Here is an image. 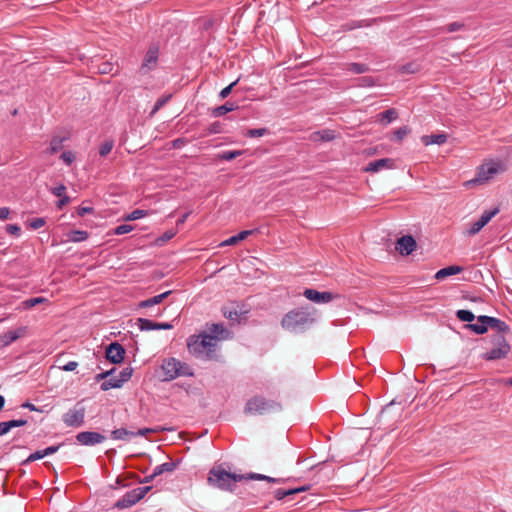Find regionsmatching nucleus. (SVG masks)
<instances>
[{
	"label": "nucleus",
	"mask_w": 512,
	"mask_h": 512,
	"mask_svg": "<svg viewBox=\"0 0 512 512\" xmlns=\"http://www.w3.org/2000/svg\"><path fill=\"white\" fill-rule=\"evenodd\" d=\"M60 158L67 164L70 165L75 160V155L71 151H64Z\"/></svg>",
	"instance_id": "13d9d810"
},
{
	"label": "nucleus",
	"mask_w": 512,
	"mask_h": 512,
	"mask_svg": "<svg viewBox=\"0 0 512 512\" xmlns=\"http://www.w3.org/2000/svg\"><path fill=\"white\" fill-rule=\"evenodd\" d=\"M336 137L335 131L331 129H323L311 134L310 139L314 142H328L334 140Z\"/></svg>",
	"instance_id": "4be33fe9"
},
{
	"label": "nucleus",
	"mask_w": 512,
	"mask_h": 512,
	"mask_svg": "<svg viewBox=\"0 0 512 512\" xmlns=\"http://www.w3.org/2000/svg\"><path fill=\"white\" fill-rule=\"evenodd\" d=\"M133 371L134 369L132 367H126L124 368L120 373H119V376L117 377L118 381L121 383V386L130 380V378L132 377V374H133Z\"/></svg>",
	"instance_id": "37998d69"
},
{
	"label": "nucleus",
	"mask_w": 512,
	"mask_h": 512,
	"mask_svg": "<svg viewBox=\"0 0 512 512\" xmlns=\"http://www.w3.org/2000/svg\"><path fill=\"white\" fill-rule=\"evenodd\" d=\"M224 331H225V328H224L223 324L214 323L210 327V332H211L210 335L216 336V338L218 337V335H221Z\"/></svg>",
	"instance_id": "5fc2aeb1"
},
{
	"label": "nucleus",
	"mask_w": 512,
	"mask_h": 512,
	"mask_svg": "<svg viewBox=\"0 0 512 512\" xmlns=\"http://www.w3.org/2000/svg\"><path fill=\"white\" fill-rule=\"evenodd\" d=\"M282 411V404L278 401L266 399L261 395L251 397L245 404L246 415H265Z\"/></svg>",
	"instance_id": "20e7f679"
},
{
	"label": "nucleus",
	"mask_w": 512,
	"mask_h": 512,
	"mask_svg": "<svg viewBox=\"0 0 512 512\" xmlns=\"http://www.w3.org/2000/svg\"><path fill=\"white\" fill-rule=\"evenodd\" d=\"M130 437H135L134 431L125 428L115 429L111 432V438L114 440H128Z\"/></svg>",
	"instance_id": "2f4dec72"
},
{
	"label": "nucleus",
	"mask_w": 512,
	"mask_h": 512,
	"mask_svg": "<svg viewBox=\"0 0 512 512\" xmlns=\"http://www.w3.org/2000/svg\"><path fill=\"white\" fill-rule=\"evenodd\" d=\"M61 445L62 444H58V445L49 446V447L43 449L44 456H48V455L56 453L59 450V448L61 447Z\"/></svg>",
	"instance_id": "e2e57ef3"
},
{
	"label": "nucleus",
	"mask_w": 512,
	"mask_h": 512,
	"mask_svg": "<svg viewBox=\"0 0 512 512\" xmlns=\"http://www.w3.org/2000/svg\"><path fill=\"white\" fill-rule=\"evenodd\" d=\"M303 296L309 301L317 304L329 303L340 297L339 294L332 293L330 291L320 292L312 288H306L303 292Z\"/></svg>",
	"instance_id": "9b49d317"
},
{
	"label": "nucleus",
	"mask_w": 512,
	"mask_h": 512,
	"mask_svg": "<svg viewBox=\"0 0 512 512\" xmlns=\"http://www.w3.org/2000/svg\"><path fill=\"white\" fill-rule=\"evenodd\" d=\"M77 367L78 363L76 361H70L60 368L64 371H74Z\"/></svg>",
	"instance_id": "338daca9"
},
{
	"label": "nucleus",
	"mask_w": 512,
	"mask_h": 512,
	"mask_svg": "<svg viewBox=\"0 0 512 512\" xmlns=\"http://www.w3.org/2000/svg\"><path fill=\"white\" fill-rule=\"evenodd\" d=\"M172 291H166L164 293H161L159 295L153 296L149 299L143 300L139 303L140 308H147L152 307L154 305L160 304L164 299H166Z\"/></svg>",
	"instance_id": "bb28decb"
},
{
	"label": "nucleus",
	"mask_w": 512,
	"mask_h": 512,
	"mask_svg": "<svg viewBox=\"0 0 512 512\" xmlns=\"http://www.w3.org/2000/svg\"><path fill=\"white\" fill-rule=\"evenodd\" d=\"M45 301H47V299L44 298V297H34V298H30V299L25 300L23 302V304H24L25 308L29 309V308H32V307H34V306H36V305H38L40 303H43Z\"/></svg>",
	"instance_id": "de8ad7c7"
},
{
	"label": "nucleus",
	"mask_w": 512,
	"mask_h": 512,
	"mask_svg": "<svg viewBox=\"0 0 512 512\" xmlns=\"http://www.w3.org/2000/svg\"><path fill=\"white\" fill-rule=\"evenodd\" d=\"M357 85L359 87H372L376 85V80L372 76H362L357 79Z\"/></svg>",
	"instance_id": "c03bdc74"
},
{
	"label": "nucleus",
	"mask_w": 512,
	"mask_h": 512,
	"mask_svg": "<svg viewBox=\"0 0 512 512\" xmlns=\"http://www.w3.org/2000/svg\"><path fill=\"white\" fill-rule=\"evenodd\" d=\"M8 422H9L11 429L16 428V427H22L27 424V420H25V419H13V420H9Z\"/></svg>",
	"instance_id": "680f3d73"
},
{
	"label": "nucleus",
	"mask_w": 512,
	"mask_h": 512,
	"mask_svg": "<svg viewBox=\"0 0 512 512\" xmlns=\"http://www.w3.org/2000/svg\"><path fill=\"white\" fill-rule=\"evenodd\" d=\"M93 211H94L93 207H89V206H80V207L77 209V214H78V216L83 217V216H85L86 214H91V213H93Z\"/></svg>",
	"instance_id": "052dcab7"
},
{
	"label": "nucleus",
	"mask_w": 512,
	"mask_h": 512,
	"mask_svg": "<svg viewBox=\"0 0 512 512\" xmlns=\"http://www.w3.org/2000/svg\"><path fill=\"white\" fill-rule=\"evenodd\" d=\"M171 98L172 94H165L158 98L150 112V116H154L164 105L170 101Z\"/></svg>",
	"instance_id": "e433bc0d"
},
{
	"label": "nucleus",
	"mask_w": 512,
	"mask_h": 512,
	"mask_svg": "<svg viewBox=\"0 0 512 512\" xmlns=\"http://www.w3.org/2000/svg\"><path fill=\"white\" fill-rule=\"evenodd\" d=\"M5 230L8 234L14 235L16 237L20 236L21 233V228L17 224H8L6 225Z\"/></svg>",
	"instance_id": "6e6d98bb"
},
{
	"label": "nucleus",
	"mask_w": 512,
	"mask_h": 512,
	"mask_svg": "<svg viewBox=\"0 0 512 512\" xmlns=\"http://www.w3.org/2000/svg\"><path fill=\"white\" fill-rule=\"evenodd\" d=\"M417 243L412 235H404L396 242V250L403 256L410 255L416 248Z\"/></svg>",
	"instance_id": "2eb2a0df"
},
{
	"label": "nucleus",
	"mask_w": 512,
	"mask_h": 512,
	"mask_svg": "<svg viewBox=\"0 0 512 512\" xmlns=\"http://www.w3.org/2000/svg\"><path fill=\"white\" fill-rule=\"evenodd\" d=\"M68 241L82 242L88 239L89 233L85 230H70L67 234Z\"/></svg>",
	"instance_id": "c756f323"
},
{
	"label": "nucleus",
	"mask_w": 512,
	"mask_h": 512,
	"mask_svg": "<svg viewBox=\"0 0 512 512\" xmlns=\"http://www.w3.org/2000/svg\"><path fill=\"white\" fill-rule=\"evenodd\" d=\"M27 333V327L21 326L15 330H9L0 336L1 343L3 346H9L21 337H24Z\"/></svg>",
	"instance_id": "f3484780"
},
{
	"label": "nucleus",
	"mask_w": 512,
	"mask_h": 512,
	"mask_svg": "<svg viewBox=\"0 0 512 512\" xmlns=\"http://www.w3.org/2000/svg\"><path fill=\"white\" fill-rule=\"evenodd\" d=\"M236 108H237V106L234 103L228 101L225 104L213 109L212 115L214 117H221V116L227 114L228 112L234 111Z\"/></svg>",
	"instance_id": "7c9ffc66"
},
{
	"label": "nucleus",
	"mask_w": 512,
	"mask_h": 512,
	"mask_svg": "<svg viewBox=\"0 0 512 512\" xmlns=\"http://www.w3.org/2000/svg\"><path fill=\"white\" fill-rule=\"evenodd\" d=\"M133 229H134V227H133L132 225H129V224H121V225L117 226V227L113 230V234H114V235H123V234H126V233L131 232Z\"/></svg>",
	"instance_id": "8fccbe9b"
},
{
	"label": "nucleus",
	"mask_w": 512,
	"mask_h": 512,
	"mask_svg": "<svg viewBox=\"0 0 512 512\" xmlns=\"http://www.w3.org/2000/svg\"><path fill=\"white\" fill-rule=\"evenodd\" d=\"M274 497L276 500H283L287 497L285 489H276L274 491Z\"/></svg>",
	"instance_id": "774afa93"
},
{
	"label": "nucleus",
	"mask_w": 512,
	"mask_h": 512,
	"mask_svg": "<svg viewBox=\"0 0 512 512\" xmlns=\"http://www.w3.org/2000/svg\"><path fill=\"white\" fill-rule=\"evenodd\" d=\"M65 137L54 136L50 142V147L47 149L48 154H55L63 148Z\"/></svg>",
	"instance_id": "473e14b6"
},
{
	"label": "nucleus",
	"mask_w": 512,
	"mask_h": 512,
	"mask_svg": "<svg viewBox=\"0 0 512 512\" xmlns=\"http://www.w3.org/2000/svg\"><path fill=\"white\" fill-rule=\"evenodd\" d=\"M395 166V162L391 158H381L368 163L364 168L366 172H378L381 169H392Z\"/></svg>",
	"instance_id": "a211bd4d"
},
{
	"label": "nucleus",
	"mask_w": 512,
	"mask_h": 512,
	"mask_svg": "<svg viewBox=\"0 0 512 512\" xmlns=\"http://www.w3.org/2000/svg\"><path fill=\"white\" fill-rule=\"evenodd\" d=\"M399 113L395 108H389L379 114H377V122L383 126H387L389 123L398 119Z\"/></svg>",
	"instance_id": "412c9836"
},
{
	"label": "nucleus",
	"mask_w": 512,
	"mask_h": 512,
	"mask_svg": "<svg viewBox=\"0 0 512 512\" xmlns=\"http://www.w3.org/2000/svg\"><path fill=\"white\" fill-rule=\"evenodd\" d=\"M381 21L380 18L364 19V20H351L342 24L341 28L343 31H352L357 28L369 27L374 23Z\"/></svg>",
	"instance_id": "6ab92c4d"
},
{
	"label": "nucleus",
	"mask_w": 512,
	"mask_h": 512,
	"mask_svg": "<svg viewBox=\"0 0 512 512\" xmlns=\"http://www.w3.org/2000/svg\"><path fill=\"white\" fill-rule=\"evenodd\" d=\"M44 454H43V450H37L35 451L34 453L30 454L28 456V458H26L25 460H23L21 462V465H27L33 461H36V460H40L42 458H44Z\"/></svg>",
	"instance_id": "49530a36"
},
{
	"label": "nucleus",
	"mask_w": 512,
	"mask_h": 512,
	"mask_svg": "<svg viewBox=\"0 0 512 512\" xmlns=\"http://www.w3.org/2000/svg\"><path fill=\"white\" fill-rule=\"evenodd\" d=\"M114 147V140L107 139L99 146V155L101 157H106Z\"/></svg>",
	"instance_id": "ea45409f"
},
{
	"label": "nucleus",
	"mask_w": 512,
	"mask_h": 512,
	"mask_svg": "<svg viewBox=\"0 0 512 512\" xmlns=\"http://www.w3.org/2000/svg\"><path fill=\"white\" fill-rule=\"evenodd\" d=\"M112 388H121V383L118 381L117 377H111L110 379H106L100 385V389L102 391H108Z\"/></svg>",
	"instance_id": "58836bf2"
},
{
	"label": "nucleus",
	"mask_w": 512,
	"mask_h": 512,
	"mask_svg": "<svg viewBox=\"0 0 512 512\" xmlns=\"http://www.w3.org/2000/svg\"><path fill=\"white\" fill-rule=\"evenodd\" d=\"M411 132V129L408 127V126H402L398 129H396L394 132H393V135H394V138L393 140L395 141H402L409 133Z\"/></svg>",
	"instance_id": "79ce46f5"
},
{
	"label": "nucleus",
	"mask_w": 512,
	"mask_h": 512,
	"mask_svg": "<svg viewBox=\"0 0 512 512\" xmlns=\"http://www.w3.org/2000/svg\"><path fill=\"white\" fill-rule=\"evenodd\" d=\"M216 24V20L212 17L204 18L202 20V30L203 31H210Z\"/></svg>",
	"instance_id": "864d4df0"
},
{
	"label": "nucleus",
	"mask_w": 512,
	"mask_h": 512,
	"mask_svg": "<svg viewBox=\"0 0 512 512\" xmlns=\"http://www.w3.org/2000/svg\"><path fill=\"white\" fill-rule=\"evenodd\" d=\"M77 443L85 446H94L105 441L106 437L94 431H82L76 435Z\"/></svg>",
	"instance_id": "f8f14e48"
},
{
	"label": "nucleus",
	"mask_w": 512,
	"mask_h": 512,
	"mask_svg": "<svg viewBox=\"0 0 512 512\" xmlns=\"http://www.w3.org/2000/svg\"><path fill=\"white\" fill-rule=\"evenodd\" d=\"M507 334L494 333L491 335V344L493 348L483 353L482 358L486 361H495L504 359L510 353L511 346L506 339Z\"/></svg>",
	"instance_id": "0eeeda50"
},
{
	"label": "nucleus",
	"mask_w": 512,
	"mask_h": 512,
	"mask_svg": "<svg viewBox=\"0 0 512 512\" xmlns=\"http://www.w3.org/2000/svg\"><path fill=\"white\" fill-rule=\"evenodd\" d=\"M239 82V79L235 80L234 82L230 83L228 86H226L225 88H223L220 93H219V97L221 99H225L227 98L230 93L232 92V89L236 86V84Z\"/></svg>",
	"instance_id": "3c124183"
},
{
	"label": "nucleus",
	"mask_w": 512,
	"mask_h": 512,
	"mask_svg": "<svg viewBox=\"0 0 512 512\" xmlns=\"http://www.w3.org/2000/svg\"><path fill=\"white\" fill-rule=\"evenodd\" d=\"M152 489V486L137 487L126 492L120 499L114 503V508L119 510L130 508L141 499Z\"/></svg>",
	"instance_id": "6e6552de"
},
{
	"label": "nucleus",
	"mask_w": 512,
	"mask_h": 512,
	"mask_svg": "<svg viewBox=\"0 0 512 512\" xmlns=\"http://www.w3.org/2000/svg\"><path fill=\"white\" fill-rule=\"evenodd\" d=\"M496 173H498V165L497 164L489 163V164L483 165L477 174L476 181H480V182L487 181Z\"/></svg>",
	"instance_id": "aec40b11"
},
{
	"label": "nucleus",
	"mask_w": 512,
	"mask_h": 512,
	"mask_svg": "<svg viewBox=\"0 0 512 512\" xmlns=\"http://www.w3.org/2000/svg\"><path fill=\"white\" fill-rule=\"evenodd\" d=\"M222 314L228 320L239 323L240 313L237 309V306H235L234 304L230 306H224L222 308Z\"/></svg>",
	"instance_id": "c85d7f7f"
},
{
	"label": "nucleus",
	"mask_w": 512,
	"mask_h": 512,
	"mask_svg": "<svg viewBox=\"0 0 512 512\" xmlns=\"http://www.w3.org/2000/svg\"><path fill=\"white\" fill-rule=\"evenodd\" d=\"M447 139H448V136L446 133L423 135L421 137V141L425 146L432 145V144L442 145V144L446 143Z\"/></svg>",
	"instance_id": "5701e85b"
},
{
	"label": "nucleus",
	"mask_w": 512,
	"mask_h": 512,
	"mask_svg": "<svg viewBox=\"0 0 512 512\" xmlns=\"http://www.w3.org/2000/svg\"><path fill=\"white\" fill-rule=\"evenodd\" d=\"M147 214H148V211H146V210L136 209V210H133L131 213L127 214L124 217V220L125 221L138 220V219L145 217Z\"/></svg>",
	"instance_id": "a19ab883"
},
{
	"label": "nucleus",
	"mask_w": 512,
	"mask_h": 512,
	"mask_svg": "<svg viewBox=\"0 0 512 512\" xmlns=\"http://www.w3.org/2000/svg\"><path fill=\"white\" fill-rule=\"evenodd\" d=\"M247 480L267 481L269 483H285L291 481L292 478H274L259 473H247Z\"/></svg>",
	"instance_id": "a878e982"
},
{
	"label": "nucleus",
	"mask_w": 512,
	"mask_h": 512,
	"mask_svg": "<svg viewBox=\"0 0 512 512\" xmlns=\"http://www.w3.org/2000/svg\"><path fill=\"white\" fill-rule=\"evenodd\" d=\"M347 70L355 74H363L369 72L370 67L365 63L353 62L347 65Z\"/></svg>",
	"instance_id": "72a5a7b5"
},
{
	"label": "nucleus",
	"mask_w": 512,
	"mask_h": 512,
	"mask_svg": "<svg viewBox=\"0 0 512 512\" xmlns=\"http://www.w3.org/2000/svg\"><path fill=\"white\" fill-rule=\"evenodd\" d=\"M499 213V208L498 207H495L491 210H485L482 215L480 216V218L473 222L470 226V228L468 229V234L469 235H475L477 233H479L481 231V229L488 224V222L496 215Z\"/></svg>",
	"instance_id": "4468645a"
},
{
	"label": "nucleus",
	"mask_w": 512,
	"mask_h": 512,
	"mask_svg": "<svg viewBox=\"0 0 512 512\" xmlns=\"http://www.w3.org/2000/svg\"><path fill=\"white\" fill-rule=\"evenodd\" d=\"M66 192V186L63 184H60L59 186H56L51 189V193L55 195L56 197H62L65 196Z\"/></svg>",
	"instance_id": "bf43d9fd"
},
{
	"label": "nucleus",
	"mask_w": 512,
	"mask_h": 512,
	"mask_svg": "<svg viewBox=\"0 0 512 512\" xmlns=\"http://www.w3.org/2000/svg\"><path fill=\"white\" fill-rule=\"evenodd\" d=\"M159 48L157 45H151L144 55L142 64L139 68L141 75H146L150 71L154 70L158 63Z\"/></svg>",
	"instance_id": "9d476101"
},
{
	"label": "nucleus",
	"mask_w": 512,
	"mask_h": 512,
	"mask_svg": "<svg viewBox=\"0 0 512 512\" xmlns=\"http://www.w3.org/2000/svg\"><path fill=\"white\" fill-rule=\"evenodd\" d=\"M456 317L462 322L473 324L472 321L476 318L472 311L460 309L456 311Z\"/></svg>",
	"instance_id": "c9c22d12"
},
{
	"label": "nucleus",
	"mask_w": 512,
	"mask_h": 512,
	"mask_svg": "<svg viewBox=\"0 0 512 512\" xmlns=\"http://www.w3.org/2000/svg\"><path fill=\"white\" fill-rule=\"evenodd\" d=\"M180 376H193L190 366L174 357L165 358L160 366L161 381H172Z\"/></svg>",
	"instance_id": "39448f33"
},
{
	"label": "nucleus",
	"mask_w": 512,
	"mask_h": 512,
	"mask_svg": "<svg viewBox=\"0 0 512 512\" xmlns=\"http://www.w3.org/2000/svg\"><path fill=\"white\" fill-rule=\"evenodd\" d=\"M463 271V267L458 265H450L438 270L435 274L437 280H443L449 276L456 275Z\"/></svg>",
	"instance_id": "393cba45"
},
{
	"label": "nucleus",
	"mask_w": 512,
	"mask_h": 512,
	"mask_svg": "<svg viewBox=\"0 0 512 512\" xmlns=\"http://www.w3.org/2000/svg\"><path fill=\"white\" fill-rule=\"evenodd\" d=\"M69 202H70V197L65 195V196L60 197V199L56 203V206H57V208L62 209Z\"/></svg>",
	"instance_id": "69168bd1"
},
{
	"label": "nucleus",
	"mask_w": 512,
	"mask_h": 512,
	"mask_svg": "<svg viewBox=\"0 0 512 512\" xmlns=\"http://www.w3.org/2000/svg\"><path fill=\"white\" fill-rule=\"evenodd\" d=\"M180 460L165 462L154 468V475L160 476L165 472H173L179 465Z\"/></svg>",
	"instance_id": "cd10ccee"
},
{
	"label": "nucleus",
	"mask_w": 512,
	"mask_h": 512,
	"mask_svg": "<svg viewBox=\"0 0 512 512\" xmlns=\"http://www.w3.org/2000/svg\"><path fill=\"white\" fill-rule=\"evenodd\" d=\"M270 133L268 128H253V129H247L243 136L248 138H255V137H262L265 135H268Z\"/></svg>",
	"instance_id": "4c0bfd02"
},
{
	"label": "nucleus",
	"mask_w": 512,
	"mask_h": 512,
	"mask_svg": "<svg viewBox=\"0 0 512 512\" xmlns=\"http://www.w3.org/2000/svg\"><path fill=\"white\" fill-rule=\"evenodd\" d=\"M106 359L112 364H120L124 360L125 349L118 342H111L105 349Z\"/></svg>",
	"instance_id": "ddd939ff"
},
{
	"label": "nucleus",
	"mask_w": 512,
	"mask_h": 512,
	"mask_svg": "<svg viewBox=\"0 0 512 512\" xmlns=\"http://www.w3.org/2000/svg\"><path fill=\"white\" fill-rule=\"evenodd\" d=\"M245 153L244 150H229V151H223L221 153L218 154V158L220 160H224V161H232L234 160L235 158L243 155Z\"/></svg>",
	"instance_id": "f704fd0d"
},
{
	"label": "nucleus",
	"mask_w": 512,
	"mask_h": 512,
	"mask_svg": "<svg viewBox=\"0 0 512 512\" xmlns=\"http://www.w3.org/2000/svg\"><path fill=\"white\" fill-rule=\"evenodd\" d=\"M316 312V309L311 306L292 309L284 315L281 325L290 332H303L315 323Z\"/></svg>",
	"instance_id": "f257e3e1"
},
{
	"label": "nucleus",
	"mask_w": 512,
	"mask_h": 512,
	"mask_svg": "<svg viewBox=\"0 0 512 512\" xmlns=\"http://www.w3.org/2000/svg\"><path fill=\"white\" fill-rule=\"evenodd\" d=\"M11 430L8 421L0 422V436L7 434Z\"/></svg>",
	"instance_id": "0e129e2a"
},
{
	"label": "nucleus",
	"mask_w": 512,
	"mask_h": 512,
	"mask_svg": "<svg viewBox=\"0 0 512 512\" xmlns=\"http://www.w3.org/2000/svg\"><path fill=\"white\" fill-rule=\"evenodd\" d=\"M46 224V219L43 217L32 218L29 220V227L33 230H37Z\"/></svg>",
	"instance_id": "09e8293b"
},
{
	"label": "nucleus",
	"mask_w": 512,
	"mask_h": 512,
	"mask_svg": "<svg viewBox=\"0 0 512 512\" xmlns=\"http://www.w3.org/2000/svg\"><path fill=\"white\" fill-rule=\"evenodd\" d=\"M477 322L475 324H466L465 328L471 330L477 335H483L488 331V328H491L493 330H496L495 333H501V334H509L510 333V327L505 322L502 321L499 318L487 316V315H480L477 317Z\"/></svg>",
	"instance_id": "423d86ee"
},
{
	"label": "nucleus",
	"mask_w": 512,
	"mask_h": 512,
	"mask_svg": "<svg viewBox=\"0 0 512 512\" xmlns=\"http://www.w3.org/2000/svg\"><path fill=\"white\" fill-rule=\"evenodd\" d=\"M463 28H464V23L456 21V22H452V23H449L448 25H446L444 30L446 32L452 33L455 31H459Z\"/></svg>",
	"instance_id": "603ef678"
},
{
	"label": "nucleus",
	"mask_w": 512,
	"mask_h": 512,
	"mask_svg": "<svg viewBox=\"0 0 512 512\" xmlns=\"http://www.w3.org/2000/svg\"><path fill=\"white\" fill-rule=\"evenodd\" d=\"M256 232H258V229H252V230H243L241 231L240 233H238L237 235L235 236H232L228 239H226L225 241H223L220 246H231V245H235L236 243H238L239 241H242L244 239H246L248 236L250 235H253L255 234Z\"/></svg>",
	"instance_id": "b1692460"
},
{
	"label": "nucleus",
	"mask_w": 512,
	"mask_h": 512,
	"mask_svg": "<svg viewBox=\"0 0 512 512\" xmlns=\"http://www.w3.org/2000/svg\"><path fill=\"white\" fill-rule=\"evenodd\" d=\"M209 134H218L222 132V124L219 121L213 122L208 127Z\"/></svg>",
	"instance_id": "4d7b16f0"
},
{
	"label": "nucleus",
	"mask_w": 512,
	"mask_h": 512,
	"mask_svg": "<svg viewBox=\"0 0 512 512\" xmlns=\"http://www.w3.org/2000/svg\"><path fill=\"white\" fill-rule=\"evenodd\" d=\"M187 347L195 357L210 359L215 353L216 336L205 332L200 335H192L187 340Z\"/></svg>",
	"instance_id": "7ed1b4c3"
},
{
	"label": "nucleus",
	"mask_w": 512,
	"mask_h": 512,
	"mask_svg": "<svg viewBox=\"0 0 512 512\" xmlns=\"http://www.w3.org/2000/svg\"><path fill=\"white\" fill-rule=\"evenodd\" d=\"M137 325L141 331L170 330L173 328V325L168 322L159 323L146 318H138Z\"/></svg>",
	"instance_id": "dca6fc26"
},
{
	"label": "nucleus",
	"mask_w": 512,
	"mask_h": 512,
	"mask_svg": "<svg viewBox=\"0 0 512 512\" xmlns=\"http://www.w3.org/2000/svg\"><path fill=\"white\" fill-rule=\"evenodd\" d=\"M209 485L216 487L220 490L233 492L236 488V483L242 480H247V474H236L227 472L222 465L214 466L208 475Z\"/></svg>",
	"instance_id": "f03ea898"
},
{
	"label": "nucleus",
	"mask_w": 512,
	"mask_h": 512,
	"mask_svg": "<svg viewBox=\"0 0 512 512\" xmlns=\"http://www.w3.org/2000/svg\"><path fill=\"white\" fill-rule=\"evenodd\" d=\"M86 409L78 402L73 408L62 415V421L67 427L78 428L85 423Z\"/></svg>",
	"instance_id": "1a4fd4ad"
},
{
	"label": "nucleus",
	"mask_w": 512,
	"mask_h": 512,
	"mask_svg": "<svg viewBox=\"0 0 512 512\" xmlns=\"http://www.w3.org/2000/svg\"><path fill=\"white\" fill-rule=\"evenodd\" d=\"M176 233H177V231H174V230H168V231L164 232L160 237H158L156 239V244L162 245V244L168 242L176 235Z\"/></svg>",
	"instance_id": "a18cd8bd"
}]
</instances>
